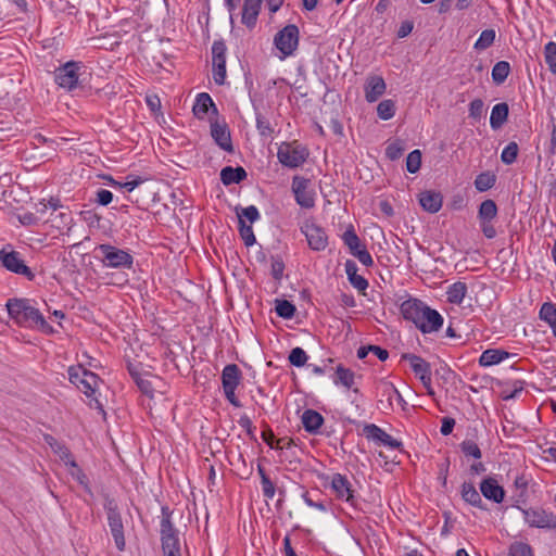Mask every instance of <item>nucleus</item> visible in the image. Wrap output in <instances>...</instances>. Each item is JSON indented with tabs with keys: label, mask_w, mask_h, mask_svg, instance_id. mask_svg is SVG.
<instances>
[{
	"label": "nucleus",
	"mask_w": 556,
	"mask_h": 556,
	"mask_svg": "<svg viewBox=\"0 0 556 556\" xmlns=\"http://www.w3.org/2000/svg\"><path fill=\"white\" fill-rule=\"evenodd\" d=\"M7 309L10 317L21 327L37 328L46 334H51L54 329L46 321L42 314L30 305L27 299H9Z\"/></svg>",
	"instance_id": "obj_1"
},
{
	"label": "nucleus",
	"mask_w": 556,
	"mask_h": 556,
	"mask_svg": "<svg viewBox=\"0 0 556 556\" xmlns=\"http://www.w3.org/2000/svg\"><path fill=\"white\" fill-rule=\"evenodd\" d=\"M161 513L160 534L163 554L164 556H181L178 531L170 519L172 511L167 506H163Z\"/></svg>",
	"instance_id": "obj_2"
},
{
	"label": "nucleus",
	"mask_w": 556,
	"mask_h": 556,
	"mask_svg": "<svg viewBox=\"0 0 556 556\" xmlns=\"http://www.w3.org/2000/svg\"><path fill=\"white\" fill-rule=\"evenodd\" d=\"M104 509L106 511L108 523L111 534L114 539L116 548L123 552L126 547L124 535V523L116 501L110 496H105Z\"/></svg>",
	"instance_id": "obj_3"
},
{
	"label": "nucleus",
	"mask_w": 556,
	"mask_h": 556,
	"mask_svg": "<svg viewBox=\"0 0 556 556\" xmlns=\"http://www.w3.org/2000/svg\"><path fill=\"white\" fill-rule=\"evenodd\" d=\"M68 379L88 397L92 396L97 390L99 377L94 372L85 369L83 366H71L68 368Z\"/></svg>",
	"instance_id": "obj_4"
},
{
	"label": "nucleus",
	"mask_w": 556,
	"mask_h": 556,
	"mask_svg": "<svg viewBox=\"0 0 556 556\" xmlns=\"http://www.w3.org/2000/svg\"><path fill=\"white\" fill-rule=\"evenodd\" d=\"M519 508L523 515L525 521L531 528L556 530V515L542 507Z\"/></svg>",
	"instance_id": "obj_5"
},
{
	"label": "nucleus",
	"mask_w": 556,
	"mask_h": 556,
	"mask_svg": "<svg viewBox=\"0 0 556 556\" xmlns=\"http://www.w3.org/2000/svg\"><path fill=\"white\" fill-rule=\"evenodd\" d=\"M299 39V27L295 24H289L275 35L274 45L282 53V58H287L298 49Z\"/></svg>",
	"instance_id": "obj_6"
},
{
	"label": "nucleus",
	"mask_w": 556,
	"mask_h": 556,
	"mask_svg": "<svg viewBox=\"0 0 556 556\" xmlns=\"http://www.w3.org/2000/svg\"><path fill=\"white\" fill-rule=\"evenodd\" d=\"M308 151L306 148L288 142L281 143L277 152L279 162L289 168L301 166L306 161Z\"/></svg>",
	"instance_id": "obj_7"
},
{
	"label": "nucleus",
	"mask_w": 556,
	"mask_h": 556,
	"mask_svg": "<svg viewBox=\"0 0 556 556\" xmlns=\"http://www.w3.org/2000/svg\"><path fill=\"white\" fill-rule=\"evenodd\" d=\"M343 243L349 248L350 253L356 257L364 266L370 267L374 265V260L366 247L362 243L356 235L353 226H350L342 235Z\"/></svg>",
	"instance_id": "obj_8"
},
{
	"label": "nucleus",
	"mask_w": 556,
	"mask_h": 556,
	"mask_svg": "<svg viewBox=\"0 0 556 556\" xmlns=\"http://www.w3.org/2000/svg\"><path fill=\"white\" fill-rule=\"evenodd\" d=\"M0 263L7 270L24 276L29 281L35 279V274L16 251H7L5 248L0 250Z\"/></svg>",
	"instance_id": "obj_9"
},
{
	"label": "nucleus",
	"mask_w": 556,
	"mask_h": 556,
	"mask_svg": "<svg viewBox=\"0 0 556 556\" xmlns=\"http://www.w3.org/2000/svg\"><path fill=\"white\" fill-rule=\"evenodd\" d=\"M99 250L103 255V263L108 267L130 268L132 265V256L122 249L110 244H101Z\"/></svg>",
	"instance_id": "obj_10"
},
{
	"label": "nucleus",
	"mask_w": 556,
	"mask_h": 556,
	"mask_svg": "<svg viewBox=\"0 0 556 556\" xmlns=\"http://www.w3.org/2000/svg\"><path fill=\"white\" fill-rule=\"evenodd\" d=\"M311 180L302 176L292 179V191L296 203L303 208H312L315 205V193L309 189Z\"/></svg>",
	"instance_id": "obj_11"
},
{
	"label": "nucleus",
	"mask_w": 556,
	"mask_h": 556,
	"mask_svg": "<svg viewBox=\"0 0 556 556\" xmlns=\"http://www.w3.org/2000/svg\"><path fill=\"white\" fill-rule=\"evenodd\" d=\"M80 68V63L75 61H70L64 65L60 66L55 71V83L61 87L67 90H72L78 84V71Z\"/></svg>",
	"instance_id": "obj_12"
},
{
	"label": "nucleus",
	"mask_w": 556,
	"mask_h": 556,
	"mask_svg": "<svg viewBox=\"0 0 556 556\" xmlns=\"http://www.w3.org/2000/svg\"><path fill=\"white\" fill-rule=\"evenodd\" d=\"M308 247L314 251H324L328 245V236L324 228L313 223H305L302 227Z\"/></svg>",
	"instance_id": "obj_13"
},
{
	"label": "nucleus",
	"mask_w": 556,
	"mask_h": 556,
	"mask_svg": "<svg viewBox=\"0 0 556 556\" xmlns=\"http://www.w3.org/2000/svg\"><path fill=\"white\" fill-rule=\"evenodd\" d=\"M443 325V317L441 314L430 308L429 306L426 307L425 312L421 315L420 321L418 323L417 328L422 333H431L437 332L441 329Z\"/></svg>",
	"instance_id": "obj_14"
},
{
	"label": "nucleus",
	"mask_w": 556,
	"mask_h": 556,
	"mask_svg": "<svg viewBox=\"0 0 556 556\" xmlns=\"http://www.w3.org/2000/svg\"><path fill=\"white\" fill-rule=\"evenodd\" d=\"M363 433L366 435L367 439H371L375 441L380 442L381 444L389 446L391 448H400L402 446V442L394 439L390 434H388L384 430H382L380 427L369 424L365 425L363 429Z\"/></svg>",
	"instance_id": "obj_15"
},
{
	"label": "nucleus",
	"mask_w": 556,
	"mask_h": 556,
	"mask_svg": "<svg viewBox=\"0 0 556 556\" xmlns=\"http://www.w3.org/2000/svg\"><path fill=\"white\" fill-rule=\"evenodd\" d=\"M331 488L337 497L344 500L351 505H355V497L352 485L348 478L341 473H334L331 479Z\"/></svg>",
	"instance_id": "obj_16"
},
{
	"label": "nucleus",
	"mask_w": 556,
	"mask_h": 556,
	"mask_svg": "<svg viewBox=\"0 0 556 556\" xmlns=\"http://www.w3.org/2000/svg\"><path fill=\"white\" fill-rule=\"evenodd\" d=\"M386 89L387 85L381 76H368L364 85L366 101L369 103L376 102L386 92Z\"/></svg>",
	"instance_id": "obj_17"
},
{
	"label": "nucleus",
	"mask_w": 556,
	"mask_h": 556,
	"mask_svg": "<svg viewBox=\"0 0 556 556\" xmlns=\"http://www.w3.org/2000/svg\"><path fill=\"white\" fill-rule=\"evenodd\" d=\"M427 305L418 299H408L401 304V313L406 320H409L418 326L421 315Z\"/></svg>",
	"instance_id": "obj_18"
},
{
	"label": "nucleus",
	"mask_w": 556,
	"mask_h": 556,
	"mask_svg": "<svg viewBox=\"0 0 556 556\" xmlns=\"http://www.w3.org/2000/svg\"><path fill=\"white\" fill-rule=\"evenodd\" d=\"M211 136L220 149L227 152L233 151L230 131L226 124L211 122Z\"/></svg>",
	"instance_id": "obj_19"
},
{
	"label": "nucleus",
	"mask_w": 556,
	"mask_h": 556,
	"mask_svg": "<svg viewBox=\"0 0 556 556\" xmlns=\"http://www.w3.org/2000/svg\"><path fill=\"white\" fill-rule=\"evenodd\" d=\"M480 491L486 500L493 501L496 504L504 501L505 490L492 477H488L481 481Z\"/></svg>",
	"instance_id": "obj_20"
},
{
	"label": "nucleus",
	"mask_w": 556,
	"mask_h": 556,
	"mask_svg": "<svg viewBox=\"0 0 556 556\" xmlns=\"http://www.w3.org/2000/svg\"><path fill=\"white\" fill-rule=\"evenodd\" d=\"M419 204L425 211L434 214L441 210L443 197L438 191L426 190L419 194Z\"/></svg>",
	"instance_id": "obj_21"
},
{
	"label": "nucleus",
	"mask_w": 556,
	"mask_h": 556,
	"mask_svg": "<svg viewBox=\"0 0 556 556\" xmlns=\"http://www.w3.org/2000/svg\"><path fill=\"white\" fill-rule=\"evenodd\" d=\"M261 5L262 0H244L241 22L248 28H253L255 26L261 11Z\"/></svg>",
	"instance_id": "obj_22"
},
{
	"label": "nucleus",
	"mask_w": 556,
	"mask_h": 556,
	"mask_svg": "<svg viewBox=\"0 0 556 556\" xmlns=\"http://www.w3.org/2000/svg\"><path fill=\"white\" fill-rule=\"evenodd\" d=\"M211 109L215 115L218 114L217 108H216L215 103L213 102L211 96L206 92L199 93L195 99V103L192 108L193 114L198 118L202 119L208 113V111Z\"/></svg>",
	"instance_id": "obj_23"
},
{
	"label": "nucleus",
	"mask_w": 556,
	"mask_h": 556,
	"mask_svg": "<svg viewBox=\"0 0 556 556\" xmlns=\"http://www.w3.org/2000/svg\"><path fill=\"white\" fill-rule=\"evenodd\" d=\"M45 442L52 448V451L59 455V457L73 468L77 467L76 462L72 457L71 451L61 442H59L51 434L45 435Z\"/></svg>",
	"instance_id": "obj_24"
},
{
	"label": "nucleus",
	"mask_w": 556,
	"mask_h": 556,
	"mask_svg": "<svg viewBox=\"0 0 556 556\" xmlns=\"http://www.w3.org/2000/svg\"><path fill=\"white\" fill-rule=\"evenodd\" d=\"M241 380V370L236 364H229L222 371L223 389H237Z\"/></svg>",
	"instance_id": "obj_25"
},
{
	"label": "nucleus",
	"mask_w": 556,
	"mask_h": 556,
	"mask_svg": "<svg viewBox=\"0 0 556 556\" xmlns=\"http://www.w3.org/2000/svg\"><path fill=\"white\" fill-rule=\"evenodd\" d=\"M247 176L245 169L241 166H226L220 170V180L225 186L240 184Z\"/></svg>",
	"instance_id": "obj_26"
},
{
	"label": "nucleus",
	"mask_w": 556,
	"mask_h": 556,
	"mask_svg": "<svg viewBox=\"0 0 556 556\" xmlns=\"http://www.w3.org/2000/svg\"><path fill=\"white\" fill-rule=\"evenodd\" d=\"M345 273L350 283L358 291H365L368 288V281L363 276L357 274V265L354 261L348 260L345 262Z\"/></svg>",
	"instance_id": "obj_27"
},
{
	"label": "nucleus",
	"mask_w": 556,
	"mask_h": 556,
	"mask_svg": "<svg viewBox=\"0 0 556 556\" xmlns=\"http://www.w3.org/2000/svg\"><path fill=\"white\" fill-rule=\"evenodd\" d=\"M462 498L475 506V507H478L480 509H483L485 510L486 509V506L485 504L483 503L481 496H480V493L477 491V489L475 488V485L470 482H464L463 485H462Z\"/></svg>",
	"instance_id": "obj_28"
},
{
	"label": "nucleus",
	"mask_w": 556,
	"mask_h": 556,
	"mask_svg": "<svg viewBox=\"0 0 556 556\" xmlns=\"http://www.w3.org/2000/svg\"><path fill=\"white\" fill-rule=\"evenodd\" d=\"M509 353L500 349H488L482 352L479 358V365L482 367H490L496 365L507 358Z\"/></svg>",
	"instance_id": "obj_29"
},
{
	"label": "nucleus",
	"mask_w": 556,
	"mask_h": 556,
	"mask_svg": "<svg viewBox=\"0 0 556 556\" xmlns=\"http://www.w3.org/2000/svg\"><path fill=\"white\" fill-rule=\"evenodd\" d=\"M304 429L309 433H317L324 424V417L314 409H306L302 415Z\"/></svg>",
	"instance_id": "obj_30"
},
{
	"label": "nucleus",
	"mask_w": 556,
	"mask_h": 556,
	"mask_svg": "<svg viewBox=\"0 0 556 556\" xmlns=\"http://www.w3.org/2000/svg\"><path fill=\"white\" fill-rule=\"evenodd\" d=\"M509 108L506 102L497 103L493 106L491 116H490V125L492 129H500L508 118Z\"/></svg>",
	"instance_id": "obj_31"
},
{
	"label": "nucleus",
	"mask_w": 556,
	"mask_h": 556,
	"mask_svg": "<svg viewBox=\"0 0 556 556\" xmlns=\"http://www.w3.org/2000/svg\"><path fill=\"white\" fill-rule=\"evenodd\" d=\"M402 358L409 362L412 370L418 377L430 374L431 371L430 364L418 355L406 353L402 355Z\"/></svg>",
	"instance_id": "obj_32"
},
{
	"label": "nucleus",
	"mask_w": 556,
	"mask_h": 556,
	"mask_svg": "<svg viewBox=\"0 0 556 556\" xmlns=\"http://www.w3.org/2000/svg\"><path fill=\"white\" fill-rule=\"evenodd\" d=\"M355 374L350 368L344 367L342 364L336 368L334 384H341L346 389H351L354 384Z\"/></svg>",
	"instance_id": "obj_33"
},
{
	"label": "nucleus",
	"mask_w": 556,
	"mask_h": 556,
	"mask_svg": "<svg viewBox=\"0 0 556 556\" xmlns=\"http://www.w3.org/2000/svg\"><path fill=\"white\" fill-rule=\"evenodd\" d=\"M540 318L547 323L556 337V304L546 302L541 306Z\"/></svg>",
	"instance_id": "obj_34"
},
{
	"label": "nucleus",
	"mask_w": 556,
	"mask_h": 556,
	"mask_svg": "<svg viewBox=\"0 0 556 556\" xmlns=\"http://www.w3.org/2000/svg\"><path fill=\"white\" fill-rule=\"evenodd\" d=\"M467 293V286L465 282H455L447 289V301L452 304H460Z\"/></svg>",
	"instance_id": "obj_35"
},
{
	"label": "nucleus",
	"mask_w": 556,
	"mask_h": 556,
	"mask_svg": "<svg viewBox=\"0 0 556 556\" xmlns=\"http://www.w3.org/2000/svg\"><path fill=\"white\" fill-rule=\"evenodd\" d=\"M497 215V205L491 200H484L478 211V217L480 220L492 222Z\"/></svg>",
	"instance_id": "obj_36"
},
{
	"label": "nucleus",
	"mask_w": 556,
	"mask_h": 556,
	"mask_svg": "<svg viewBox=\"0 0 556 556\" xmlns=\"http://www.w3.org/2000/svg\"><path fill=\"white\" fill-rule=\"evenodd\" d=\"M496 182L495 174L491 172H483L479 174L475 179V187L479 192H485L493 188Z\"/></svg>",
	"instance_id": "obj_37"
},
{
	"label": "nucleus",
	"mask_w": 556,
	"mask_h": 556,
	"mask_svg": "<svg viewBox=\"0 0 556 556\" xmlns=\"http://www.w3.org/2000/svg\"><path fill=\"white\" fill-rule=\"evenodd\" d=\"M510 73V65L507 61H498L492 68V79L496 85L503 84Z\"/></svg>",
	"instance_id": "obj_38"
},
{
	"label": "nucleus",
	"mask_w": 556,
	"mask_h": 556,
	"mask_svg": "<svg viewBox=\"0 0 556 556\" xmlns=\"http://www.w3.org/2000/svg\"><path fill=\"white\" fill-rule=\"evenodd\" d=\"M227 47L223 40H215L212 45V64H226Z\"/></svg>",
	"instance_id": "obj_39"
},
{
	"label": "nucleus",
	"mask_w": 556,
	"mask_h": 556,
	"mask_svg": "<svg viewBox=\"0 0 556 556\" xmlns=\"http://www.w3.org/2000/svg\"><path fill=\"white\" fill-rule=\"evenodd\" d=\"M276 314L285 319H290L295 314V306L288 300H276Z\"/></svg>",
	"instance_id": "obj_40"
},
{
	"label": "nucleus",
	"mask_w": 556,
	"mask_h": 556,
	"mask_svg": "<svg viewBox=\"0 0 556 556\" xmlns=\"http://www.w3.org/2000/svg\"><path fill=\"white\" fill-rule=\"evenodd\" d=\"M377 114L383 121L391 119L395 114V102L391 99L381 101L377 106Z\"/></svg>",
	"instance_id": "obj_41"
},
{
	"label": "nucleus",
	"mask_w": 556,
	"mask_h": 556,
	"mask_svg": "<svg viewBox=\"0 0 556 556\" xmlns=\"http://www.w3.org/2000/svg\"><path fill=\"white\" fill-rule=\"evenodd\" d=\"M495 30L494 29H484L478 40L475 43L476 50H485L491 47L495 40Z\"/></svg>",
	"instance_id": "obj_42"
},
{
	"label": "nucleus",
	"mask_w": 556,
	"mask_h": 556,
	"mask_svg": "<svg viewBox=\"0 0 556 556\" xmlns=\"http://www.w3.org/2000/svg\"><path fill=\"white\" fill-rule=\"evenodd\" d=\"M240 236L247 247L255 243L256 239L251 225H248L244 219L238 220Z\"/></svg>",
	"instance_id": "obj_43"
},
{
	"label": "nucleus",
	"mask_w": 556,
	"mask_h": 556,
	"mask_svg": "<svg viewBox=\"0 0 556 556\" xmlns=\"http://www.w3.org/2000/svg\"><path fill=\"white\" fill-rule=\"evenodd\" d=\"M509 556H534L532 547L528 543L514 542L508 548Z\"/></svg>",
	"instance_id": "obj_44"
},
{
	"label": "nucleus",
	"mask_w": 556,
	"mask_h": 556,
	"mask_svg": "<svg viewBox=\"0 0 556 556\" xmlns=\"http://www.w3.org/2000/svg\"><path fill=\"white\" fill-rule=\"evenodd\" d=\"M518 144L515 141L509 142L501 154V160L504 164H513L518 156Z\"/></svg>",
	"instance_id": "obj_45"
},
{
	"label": "nucleus",
	"mask_w": 556,
	"mask_h": 556,
	"mask_svg": "<svg viewBox=\"0 0 556 556\" xmlns=\"http://www.w3.org/2000/svg\"><path fill=\"white\" fill-rule=\"evenodd\" d=\"M460 451L467 457H473L480 459L482 456L481 450L476 442L472 440H465L460 443Z\"/></svg>",
	"instance_id": "obj_46"
},
{
	"label": "nucleus",
	"mask_w": 556,
	"mask_h": 556,
	"mask_svg": "<svg viewBox=\"0 0 556 556\" xmlns=\"http://www.w3.org/2000/svg\"><path fill=\"white\" fill-rule=\"evenodd\" d=\"M307 354L306 352L302 349V348H294L291 350L290 354H289V362L292 366L294 367H302L306 364L307 362Z\"/></svg>",
	"instance_id": "obj_47"
},
{
	"label": "nucleus",
	"mask_w": 556,
	"mask_h": 556,
	"mask_svg": "<svg viewBox=\"0 0 556 556\" xmlns=\"http://www.w3.org/2000/svg\"><path fill=\"white\" fill-rule=\"evenodd\" d=\"M421 166V152L414 150L408 153L406 157V169L410 174H415L420 169Z\"/></svg>",
	"instance_id": "obj_48"
},
{
	"label": "nucleus",
	"mask_w": 556,
	"mask_h": 556,
	"mask_svg": "<svg viewBox=\"0 0 556 556\" xmlns=\"http://www.w3.org/2000/svg\"><path fill=\"white\" fill-rule=\"evenodd\" d=\"M544 54L548 70L556 74V42H548L544 48Z\"/></svg>",
	"instance_id": "obj_49"
},
{
	"label": "nucleus",
	"mask_w": 556,
	"mask_h": 556,
	"mask_svg": "<svg viewBox=\"0 0 556 556\" xmlns=\"http://www.w3.org/2000/svg\"><path fill=\"white\" fill-rule=\"evenodd\" d=\"M256 128L263 137H269L274 134V128L270 126L269 121L260 113L256 114Z\"/></svg>",
	"instance_id": "obj_50"
},
{
	"label": "nucleus",
	"mask_w": 556,
	"mask_h": 556,
	"mask_svg": "<svg viewBox=\"0 0 556 556\" xmlns=\"http://www.w3.org/2000/svg\"><path fill=\"white\" fill-rule=\"evenodd\" d=\"M238 220L248 219L251 224L256 222L260 218V213L256 206L250 205L248 207L237 210Z\"/></svg>",
	"instance_id": "obj_51"
},
{
	"label": "nucleus",
	"mask_w": 556,
	"mask_h": 556,
	"mask_svg": "<svg viewBox=\"0 0 556 556\" xmlns=\"http://www.w3.org/2000/svg\"><path fill=\"white\" fill-rule=\"evenodd\" d=\"M383 395H386L388 397V401L390 404H392L393 399L401 405L406 404L402 394L399 392V390L392 383H389V382L384 383Z\"/></svg>",
	"instance_id": "obj_52"
},
{
	"label": "nucleus",
	"mask_w": 556,
	"mask_h": 556,
	"mask_svg": "<svg viewBox=\"0 0 556 556\" xmlns=\"http://www.w3.org/2000/svg\"><path fill=\"white\" fill-rule=\"evenodd\" d=\"M484 110V103L481 99H475L469 104V116L475 121H479Z\"/></svg>",
	"instance_id": "obj_53"
},
{
	"label": "nucleus",
	"mask_w": 556,
	"mask_h": 556,
	"mask_svg": "<svg viewBox=\"0 0 556 556\" xmlns=\"http://www.w3.org/2000/svg\"><path fill=\"white\" fill-rule=\"evenodd\" d=\"M285 270V263L281 257L276 256L271 257V276L275 280H280L282 278Z\"/></svg>",
	"instance_id": "obj_54"
},
{
	"label": "nucleus",
	"mask_w": 556,
	"mask_h": 556,
	"mask_svg": "<svg viewBox=\"0 0 556 556\" xmlns=\"http://www.w3.org/2000/svg\"><path fill=\"white\" fill-rule=\"evenodd\" d=\"M213 78L215 84L222 86L225 84L226 79V64H216L213 65Z\"/></svg>",
	"instance_id": "obj_55"
},
{
	"label": "nucleus",
	"mask_w": 556,
	"mask_h": 556,
	"mask_svg": "<svg viewBox=\"0 0 556 556\" xmlns=\"http://www.w3.org/2000/svg\"><path fill=\"white\" fill-rule=\"evenodd\" d=\"M113 201V193L106 189H100L96 192V202L99 205L106 206Z\"/></svg>",
	"instance_id": "obj_56"
},
{
	"label": "nucleus",
	"mask_w": 556,
	"mask_h": 556,
	"mask_svg": "<svg viewBox=\"0 0 556 556\" xmlns=\"http://www.w3.org/2000/svg\"><path fill=\"white\" fill-rule=\"evenodd\" d=\"M404 148L399 143H391L386 149V155L391 160H397L402 156Z\"/></svg>",
	"instance_id": "obj_57"
},
{
	"label": "nucleus",
	"mask_w": 556,
	"mask_h": 556,
	"mask_svg": "<svg viewBox=\"0 0 556 556\" xmlns=\"http://www.w3.org/2000/svg\"><path fill=\"white\" fill-rule=\"evenodd\" d=\"M238 424L241 428H243L247 431V434L250 437V439L256 441L255 434H254V427L252 425V421L249 416L243 415L238 420Z\"/></svg>",
	"instance_id": "obj_58"
},
{
	"label": "nucleus",
	"mask_w": 556,
	"mask_h": 556,
	"mask_svg": "<svg viewBox=\"0 0 556 556\" xmlns=\"http://www.w3.org/2000/svg\"><path fill=\"white\" fill-rule=\"evenodd\" d=\"M261 484H262L263 495L266 498L271 500L275 496V492H276L274 482L270 480V478H265L264 480L261 481Z\"/></svg>",
	"instance_id": "obj_59"
},
{
	"label": "nucleus",
	"mask_w": 556,
	"mask_h": 556,
	"mask_svg": "<svg viewBox=\"0 0 556 556\" xmlns=\"http://www.w3.org/2000/svg\"><path fill=\"white\" fill-rule=\"evenodd\" d=\"M480 227H481V231H482V233H483L488 239H493V238H495V236H496V230H495V227L493 226L492 222L480 220Z\"/></svg>",
	"instance_id": "obj_60"
},
{
	"label": "nucleus",
	"mask_w": 556,
	"mask_h": 556,
	"mask_svg": "<svg viewBox=\"0 0 556 556\" xmlns=\"http://www.w3.org/2000/svg\"><path fill=\"white\" fill-rule=\"evenodd\" d=\"M367 349L370 350L381 362H384L389 357V352L386 349H382L379 345H367Z\"/></svg>",
	"instance_id": "obj_61"
},
{
	"label": "nucleus",
	"mask_w": 556,
	"mask_h": 556,
	"mask_svg": "<svg viewBox=\"0 0 556 556\" xmlns=\"http://www.w3.org/2000/svg\"><path fill=\"white\" fill-rule=\"evenodd\" d=\"M413 28L414 24L412 21H404L402 22L400 28L397 29L396 35L399 38H405L412 33Z\"/></svg>",
	"instance_id": "obj_62"
},
{
	"label": "nucleus",
	"mask_w": 556,
	"mask_h": 556,
	"mask_svg": "<svg viewBox=\"0 0 556 556\" xmlns=\"http://www.w3.org/2000/svg\"><path fill=\"white\" fill-rule=\"evenodd\" d=\"M454 426H455V420L453 418L444 417L442 419V426H441L440 431L443 435H448L452 433Z\"/></svg>",
	"instance_id": "obj_63"
},
{
	"label": "nucleus",
	"mask_w": 556,
	"mask_h": 556,
	"mask_svg": "<svg viewBox=\"0 0 556 556\" xmlns=\"http://www.w3.org/2000/svg\"><path fill=\"white\" fill-rule=\"evenodd\" d=\"M137 386L141 390V392L147 395H151L153 392L152 383L146 377L143 378V380L137 381Z\"/></svg>",
	"instance_id": "obj_64"
}]
</instances>
